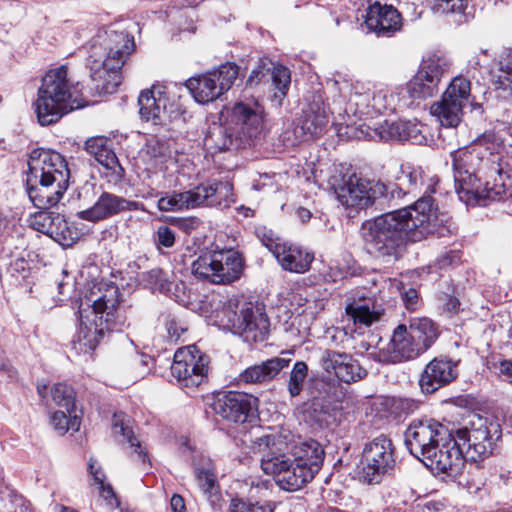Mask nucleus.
<instances>
[{
	"label": "nucleus",
	"instance_id": "1",
	"mask_svg": "<svg viewBox=\"0 0 512 512\" xmlns=\"http://www.w3.org/2000/svg\"><path fill=\"white\" fill-rule=\"evenodd\" d=\"M500 132L487 131L472 145L450 153L455 191L467 206H488L512 197V188L501 178Z\"/></svg>",
	"mask_w": 512,
	"mask_h": 512
},
{
	"label": "nucleus",
	"instance_id": "2",
	"mask_svg": "<svg viewBox=\"0 0 512 512\" xmlns=\"http://www.w3.org/2000/svg\"><path fill=\"white\" fill-rule=\"evenodd\" d=\"M436 227L433 201L419 198L413 205L365 220L360 227L364 250L374 260L393 265L400 261L410 242H419Z\"/></svg>",
	"mask_w": 512,
	"mask_h": 512
},
{
	"label": "nucleus",
	"instance_id": "3",
	"mask_svg": "<svg viewBox=\"0 0 512 512\" xmlns=\"http://www.w3.org/2000/svg\"><path fill=\"white\" fill-rule=\"evenodd\" d=\"M86 305L91 307L93 319L84 314V303H81L78 311L80 328L76 336L84 352L95 350L109 333L121 332L129 326L132 307L121 299L114 283L101 284L97 292L92 291Z\"/></svg>",
	"mask_w": 512,
	"mask_h": 512
},
{
	"label": "nucleus",
	"instance_id": "4",
	"mask_svg": "<svg viewBox=\"0 0 512 512\" xmlns=\"http://www.w3.org/2000/svg\"><path fill=\"white\" fill-rule=\"evenodd\" d=\"M134 49V37L112 27L92 38L86 64L95 92L113 93L117 89L121 82L118 72Z\"/></svg>",
	"mask_w": 512,
	"mask_h": 512
},
{
	"label": "nucleus",
	"instance_id": "5",
	"mask_svg": "<svg viewBox=\"0 0 512 512\" xmlns=\"http://www.w3.org/2000/svg\"><path fill=\"white\" fill-rule=\"evenodd\" d=\"M70 170L67 161L58 152L37 148L30 152L26 191L38 209L57 205L68 188Z\"/></svg>",
	"mask_w": 512,
	"mask_h": 512
},
{
	"label": "nucleus",
	"instance_id": "6",
	"mask_svg": "<svg viewBox=\"0 0 512 512\" xmlns=\"http://www.w3.org/2000/svg\"><path fill=\"white\" fill-rule=\"evenodd\" d=\"M453 429L432 418L411 421L404 432V444L416 459L432 472L448 473L444 458L450 453Z\"/></svg>",
	"mask_w": 512,
	"mask_h": 512
},
{
	"label": "nucleus",
	"instance_id": "7",
	"mask_svg": "<svg viewBox=\"0 0 512 512\" xmlns=\"http://www.w3.org/2000/svg\"><path fill=\"white\" fill-rule=\"evenodd\" d=\"M502 438L498 423L476 416L467 425L453 430L450 453L444 458V467L458 466L463 460L478 462L493 455Z\"/></svg>",
	"mask_w": 512,
	"mask_h": 512
},
{
	"label": "nucleus",
	"instance_id": "8",
	"mask_svg": "<svg viewBox=\"0 0 512 512\" xmlns=\"http://www.w3.org/2000/svg\"><path fill=\"white\" fill-rule=\"evenodd\" d=\"M78 85L68 79L67 67L62 65L49 70L42 78L37 98L33 103L34 112L41 126H49L80 107L77 102Z\"/></svg>",
	"mask_w": 512,
	"mask_h": 512
},
{
	"label": "nucleus",
	"instance_id": "9",
	"mask_svg": "<svg viewBox=\"0 0 512 512\" xmlns=\"http://www.w3.org/2000/svg\"><path fill=\"white\" fill-rule=\"evenodd\" d=\"M233 199V185L229 181L208 180L194 188L164 193L157 202L162 212L189 210L197 207L229 206Z\"/></svg>",
	"mask_w": 512,
	"mask_h": 512
},
{
	"label": "nucleus",
	"instance_id": "10",
	"mask_svg": "<svg viewBox=\"0 0 512 512\" xmlns=\"http://www.w3.org/2000/svg\"><path fill=\"white\" fill-rule=\"evenodd\" d=\"M328 184L338 201L346 208L366 209L376 207L383 210L387 206V184L380 180H369L356 174L335 173Z\"/></svg>",
	"mask_w": 512,
	"mask_h": 512
},
{
	"label": "nucleus",
	"instance_id": "11",
	"mask_svg": "<svg viewBox=\"0 0 512 512\" xmlns=\"http://www.w3.org/2000/svg\"><path fill=\"white\" fill-rule=\"evenodd\" d=\"M451 61L443 55L432 54L424 59L416 75L400 87L402 107L412 108L417 100L431 98L438 93L442 77L448 73Z\"/></svg>",
	"mask_w": 512,
	"mask_h": 512
},
{
	"label": "nucleus",
	"instance_id": "12",
	"mask_svg": "<svg viewBox=\"0 0 512 512\" xmlns=\"http://www.w3.org/2000/svg\"><path fill=\"white\" fill-rule=\"evenodd\" d=\"M244 262L241 255L233 250H215L201 254L192 263V273L213 284H229L238 280Z\"/></svg>",
	"mask_w": 512,
	"mask_h": 512
},
{
	"label": "nucleus",
	"instance_id": "13",
	"mask_svg": "<svg viewBox=\"0 0 512 512\" xmlns=\"http://www.w3.org/2000/svg\"><path fill=\"white\" fill-rule=\"evenodd\" d=\"M239 75V67L226 62L206 73L189 78L186 87L200 104L213 102L227 92Z\"/></svg>",
	"mask_w": 512,
	"mask_h": 512
},
{
	"label": "nucleus",
	"instance_id": "14",
	"mask_svg": "<svg viewBox=\"0 0 512 512\" xmlns=\"http://www.w3.org/2000/svg\"><path fill=\"white\" fill-rule=\"evenodd\" d=\"M209 356L195 345L179 348L171 365V375L182 389L199 387L207 381Z\"/></svg>",
	"mask_w": 512,
	"mask_h": 512
},
{
	"label": "nucleus",
	"instance_id": "15",
	"mask_svg": "<svg viewBox=\"0 0 512 512\" xmlns=\"http://www.w3.org/2000/svg\"><path fill=\"white\" fill-rule=\"evenodd\" d=\"M229 301L225 315L234 334L248 344L264 342L269 335L270 322L266 313L251 302H244L239 312L231 310Z\"/></svg>",
	"mask_w": 512,
	"mask_h": 512
},
{
	"label": "nucleus",
	"instance_id": "16",
	"mask_svg": "<svg viewBox=\"0 0 512 512\" xmlns=\"http://www.w3.org/2000/svg\"><path fill=\"white\" fill-rule=\"evenodd\" d=\"M257 397L239 391L217 393L210 407L215 415L236 424H253L258 420Z\"/></svg>",
	"mask_w": 512,
	"mask_h": 512
},
{
	"label": "nucleus",
	"instance_id": "17",
	"mask_svg": "<svg viewBox=\"0 0 512 512\" xmlns=\"http://www.w3.org/2000/svg\"><path fill=\"white\" fill-rule=\"evenodd\" d=\"M393 178L395 183L387 185V206H389L392 200L400 199L406 194L421 192L423 188V195L420 198L429 196L434 202L431 194L435 192V185L438 183V179L436 177L426 178L425 171L421 166L411 162H404L399 165ZM433 207L436 212L437 208L434 204ZM436 220L437 216L435 215Z\"/></svg>",
	"mask_w": 512,
	"mask_h": 512
},
{
	"label": "nucleus",
	"instance_id": "18",
	"mask_svg": "<svg viewBox=\"0 0 512 512\" xmlns=\"http://www.w3.org/2000/svg\"><path fill=\"white\" fill-rule=\"evenodd\" d=\"M265 110L255 97H243L226 109L225 121L246 138H257L263 129Z\"/></svg>",
	"mask_w": 512,
	"mask_h": 512
},
{
	"label": "nucleus",
	"instance_id": "19",
	"mask_svg": "<svg viewBox=\"0 0 512 512\" xmlns=\"http://www.w3.org/2000/svg\"><path fill=\"white\" fill-rule=\"evenodd\" d=\"M362 464L364 480L393 476L396 460L391 439L381 434L367 443L362 454Z\"/></svg>",
	"mask_w": 512,
	"mask_h": 512
},
{
	"label": "nucleus",
	"instance_id": "20",
	"mask_svg": "<svg viewBox=\"0 0 512 512\" xmlns=\"http://www.w3.org/2000/svg\"><path fill=\"white\" fill-rule=\"evenodd\" d=\"M307 106L293 129L298 141H307L320 137L326 132L328 112L326 110L324 93L314 90L306 96Z\"/></svg>",
	"mask_w": 512,
	"mask_h": 512
},
{
	"label": "nucleus",
	"instance_id": "21",
	"mask_svg": "<svg viewBox=\"0 0 512 512\" xmlns=\"http://www.w3.org/2000/svg\"><path fill=\"white\" fill-rule=\"evenodd\" d=\"M138 106L140 119L154 127L167 126L172 120L173 105H169L164 86L153 85L141 91Z\"/></svg>",
	"mask_w": 512,
	"mask_h": 512
},
{
	"label": "nucleus",
	"instance_id": "22",
	"mask_svg": "<svg viewBox=\"0 0 512 512\" xmlns=\"http://www.w3.org/2000/svg\"><path fill=\"white\" fill-rule=\"evenodd\" d=\"M131 211H145V206L142 202L128 200L114 193L102 191L94 204L77 212V216L81 220L97 223Z\"/></svg>",
	"mask_w": 512,
	"mask_h": 512
},
{
	"label": "nucleus",
	"instance_id": "23",
	"mask_svg": "<svg viewBox=\"0 0 512 512\" xmlns=\"http://www.w3.org/2000/svg\"><path fill=\"white\" fill-rule=\"evenodd\" d=\"M319 365L329 376L345 384L358 382L367 376L366 369L351 354L332 349L322 351Z\"/></svg>",
	"mask_w": 512,
	"mask_h": 512
},
{
	"label": "nucleus",
	"instance_id": "24",
	"mask_svg": "<svg viewBox=\"0 0 512 512\" xmlns=\"http://www.w3.org/2000/svg\"><path fill=\"white\" fill-rule=\"evenodd\" d=\"M271 65L272 68L264 63L258 64L251 71V74L247 79V85H258L270 77L275 90L270 101L272 106L280 108L290 88L291 73L284 65L273 63H271Z\"/></svg>",
	"mask_w": 512,
	"mask_h": 512
},
{
	"label": "nucleus",
	"instance_id": "25",
	"mask_svg": "<svg viewBox=\"0 0 512 512\" xmlns=\"http://www.w3.org/2000/svg\"><path fill=\"white\" fill-rule=\"evenodd\" d=\"M292 476L299 480H313L324 461L322 446L313 439L300 442L294 447Z\"/></svg>",
	"mask_w": 512,
	"mask_h": 512
},
{
	"label": "nucleus",
	"instance_id": "26",
	"mask_svg": "<svg viewBox=\"0 0 512 512\" xmlns=\"http://www.w3.org/2000/svg\"><path fill=\"white\" fill-rule=\"evenodd\" d=\"M456 378L457 363L446 357H436L423 369L419 386L422 393L429 395L447 386Z\"/></svg>",
	"mask_w": 512,
	"mask_h": 512
},
{
	"label": "nucleus",
	"instance_id": "27",
	"mask_svg": "<svg viewBox=\"0 0 512 512\" xmlns=\"http://www.w3.org/2000/svg\"><path fill=\"white\" fill-rule=\"evenodd\" d=\"M365 25L378 37H392L402 28V16L392 5L375 2L366 11Z\"/></svg>",
	"mask_w": 512,
	"mask_h": 512
},
{
	"label": "nucleus",
	"instance_id": "28",
	"mask_svg": "<svg viewBox=\"0 0 512 512\" xmlns=\"http://www.w3.org/2000/svg\"><path fill=\"white\" fill-rule=\"evenodd\" d=\"M426 127L412 120H385L376 129V133L384 141H408L421 145L426 142L424 130Z\"/></svg>",
	"mask_w": 512,
	"mask_h": 512
},
{
	"label": "nucleus",
	"instance_id": "29",
	"mask_svg": "<svg viewBox=\"0 0 512 512\" xmlns=\"http://www.w3.org/2000/svg\"><path fill=\"white\" fill-rule=\"evenodd\" d=\"M290 355H292V352L282 351L279 356L247 367L239 375L240 382L246 384H262L274 380L283 369L289 367L292 361Z\"/></svg>",
	"mask_w": 512,
	"mask_h": 512
},
{
	"label": "nucleus",
	"instance_id": "30",
	"mask_svg": "<svg viewBox=\"0 0 512 512\" xmlns=\"http://www.w3.org/2000/svg\"><path fill=\"white\" fill-rule=\"evenodd\" d=\"M333 87L340 92V97L347 96V103L345 108L340 107L334 110L339 115L348 114L352 116H359L371 114V92H361L357 90L351 82L334 81Z\"/></svg>",
	"mask_w": 512,
	"mask_h": 512
},
{
	"label": "nucleus",
	"instance_id": "31",
	"mask_svg": "<svg viewBox=\"0 0 512 512\" xmlns=\"http://www.w3.org/2000/svg\"><path fill=\"white\" fill-rule=\"evenodd\" d=\"M425 345L420 346L411 337L406 325H398L393 332L389 344V353L394 362H402L419 357L425 351Z\"/></svg>",
	"mask_w": 512,
	"mask_h": 512
},
{
	"label": "nucleus",
	"instance_id": "32",
	"mask_svg": "<svg viewBox=\"0 0 512 512\" xmlns=\"http://www.w3.org/2000/svg\"><path fill=\"white\" fill-rule=\"evenodd\" d=\"M443 96L464 108H469V113L473 119L478 120L482 118L484 113L483 105L475 102L474 98H472L471 82L467 78L463 76L454 77L443 93Z\"/></svg>",
	"mask_w": 512,
	"mask_h": 512
},
{
	"label": "nucleus",
	"instance_id": "33",
	"mask_svg": "<svg viewBox=\"0 0 512 512\" xmlns=\"http://www.w3.org/2000/svg\"><path fill=\"white\" fill-rule=\"evenodd\" d=\"M277 261L289 272L305 273L309 270L314 255L300 246L283 243L276 248Z\"/></svg>",
	"mask_w": 512,
	"mask_h": 512
},
{
	"label": "nucleus",
	"instance_id": "34",
	"mask_svg": "<svg viewBox=\"0 0 512 512\" xmlns=\"http://www.w3.org/2000/svg\"><path fill=\"white\" fill-rule=\"evenodd\" d=\"M85 148L87 152L95 157V160L104 168L111 171L115 181H120L124 177V169L114 151H112L103 139L92 138L86 141Z\"/></svg>",
	"mask_w": 512,
	"mask_h": 512
},
{
	"label": "nucleus",
	"instance_id": "35",
	"mask_svg": "<svg viewBox=\"0 0 512 512\" xmlns=\"http://www.w3.org/2000/svg\"><path fill=\"white\" fill-rule=\"evenodd\" d=\"M345 310L347 316L355 325H359V328L371 326L374 322L379 321L384 314V309L370 299L353 301L347 304Z\"/></svg>",
	"mask_w": 512,
	"mask_h": 512
},
{
	"label": "nucleus",
	"instance_id": "36",
	"mask_svg": "<svg viewBox=\"0 0 512 512\" xmlns=\"http://www.w3.org/2000/svg\"><path fill=\"white\" fill-rule=\"evenodd\" d=\"M179 450L183 455L188 453H195L192 458V466L194 475L197 480H217L218 471L214 461L203 453L194 451L190 440L187 437H181L179 443Z\"/></svg>",
	"mask_w": 512,
	"mask_h": 512
},
{
	"label": "nucleus",
	"instance_id": "37",
	"mask_svg": "<svg viewBox=\"0 0 512 512\" xmlns=\"http://www.w3.org/2000/svg\"><path fill=\"white\" fill-rule=\"evenodd\" d=\"M240 136L233 126L225 124H213L205 136L204 143L209 149H214L215 152H222L229 150L234 143L238 141Z\"/></svg>",
	"mask_w": 512,
	"mask_h": 512
},
{
	"label": "nucleus",
	"instance_id": "38",
	"mask_svg": "<svg viewBox=\"0 0 512 512\" xmlns=\"http://www.w3.org/2000/svg\"><path fill=\"white\" fill-rule=\"evenodd\" d=\"M112 430L115 435L122 437L123 442H127L129 444L140 461L143 463L147 461V452L144 450L140 441L135 436L132 422L129 416L124 413H115L113 415Z\"/></svg>",
	"mask_w": 512,
	"mask_h": 512
},
{
	"label": "nucleus",
	"instance_id": "39",
	"mask_svg": "<svg viewBox=\"0 0 512 512\" xmlns=\"http://www.w3.org/2000/svg\"><path fill=\"white\" fill-rule=\"evenodd\" d=\"M403 96L400 94V87L380 88L372 92L371 112L382 114L386 112H395L402 107Z\"/></svg>",
	"mask_w": 512,
	"mask_h": 512
},
{
	"label": "nucleus",
	"instance_id": "40",
	"mask_svg": "<svg viewBox=\"0 0 512 512\" xmlns=\"http://www.w3.org/2000/svg\"><path fill=\"white\" fill-rule=\"evenodd\" d=\"M464 107L456 104L452 100H448L442 95L439 102L431 106V114L437 118L441 126L446 128H455L462 121L464 115Z\"/></svg>",
	"mask_w": 512,
	"mask_h": 512
},
{
	"label": "nucleus",
	"instance_id": "41",
	"mask_svg": "<svg viewBox=\"0 0 512 512\" xmlns=\"http://www.w3.org/2000/svg\"><path fill=\"white\" fill-rule=\"evenodd\" d=\"M411 337L420 345H425L426 352L437 340L439 331L436 324L427 317H414L410 319L407 328Z\"/></svg>",
	"mask_w": 512,
	"mask_h": 512
},
{
	"label": "nucleus",
	"instance_id": "42",
	"mask_svg": "<svg viewBox=\"0 0 512 512\" xmlns=\"http://www.w3.org/2000/svg\"><path fill=\"white\" fill-rule=\"evenodd\" d=\"M293 462L284 454H275L271 451L262 456L261 468L267 475L279 476L284 474L280 480H291Z\"/></svg>",
	"mask_w": 512,
	"mask_h": 512
},
{
	"label": "nucleus",
	"instance_id": "43",
	"mask_svg": "<svg viewBox=\"0 0 512 512\" xmlns=\"http://www.w3.org/2000/svg\"><path fill=\"white\" fill-rule=\"evenodd\" d=\"M308 372L309 368L306 362L298 360L293 364L286 380L287 392L291 398H296L303 392Z\"/></svg>",
	"mask_w": 512,
	"mask_h": 512
},
{
	"label": "nucleus",
	"instance_id": "44",
	"mask_svg": "<svg viewBox=\"0 0 512 512\" xmlns=\"http://www.w3.org/2000/svg\"><path fill=\"white\" fill-rule=\"evenodd\" d=\"M48 236L63 247L72 246L78 239V233L71 227L63 215L58 214Z\"/></svg>",
	"mask_w": 512,
	"mask_h": 512
},
{
	"label": "nucleus",
	"instance_id": "45",
	"mask_svg": "<svg viewBox=\"0 0 512 512\" xmlns=\"http://www.w3.org/2000/svg\"><path fill=\"white\" fill-rule=\"evenodd\" d=\"M50 423L59 435H64L69 431H78L81 418L76 414L75 409L69 411H66V409L58 410L51 415Z\"/></svg>",
	"mask_w": 512,
	"mask_h": 512
},
{
	"label": "nucleus",
	"instance_id": "46",
	"mask_svg": "<svg viewBox=\"0 0 512 512\" xmlns=\"http://www.w3.org/2000/svg\"><path fill=\"white\" fill-rule=\"evenodd\" d=\"M499 74L494 81L498 90H503L512 95V49H505L499 59Z\"/></svg>",
	"mask_w": 512,
	"mask_h": 512
},
{
	"label": "nucleus",
	"instance_id": "47",
	"mask_svg": "<svg viewBox=\"0 0 512 512\" xmlns=\"http://www.w3.org/2000/svg\"><path fill=\"white\" fill-rule=\"evenodd\" d=\"M27 256L26 251L13 256L6 268L5 275L11 278V283L14 285L21 284L30 275V263Z\"/></svg>",
	"mask_w": 512,
	"mask_h": 512
},
{
	"label": "nucleus",
	"instance_id": "48",
	"mask_svg": "<svg viewBox=\"0 0 512 512\" xmlns=\"http://www.w3.org/2000/svg\"><path fill=\"white\" fill-rule=\"evenodd\" d=\"M385 285H389V293L391 295L399 294L406 309L414 311L418 305V292L416 289L409 287L406 289L405 284L398 279H383Z\"/></svg>",
	"mask_w": 512,
	"mask_h": 512
},
{
	"label": "nucleus",
	"instance_id": "49",
	"mask_svg": "<svg viewBox=\"0 0 512 512\" xmlns=\"http://www.w3.org/2000/svg\"><path fill=\"white\" fill-rule=\"evenodd\" d=\"M141 281L153 291L160 293H169L172 287V281L166 272L160 268H154L141 274Z\"/></svg>",
	"mask_w": 512,
	"mask_h": 512
},
{
	"label": "nucleus",
	"instance_id": "50",
	"mask_svg": "<svg viewBox=\"0 0 512 512\" xmlns=\"http://www.w3.org/2000/svg\"><path fill=\"white\" fill-rule=\"evenodd\" d=\"M52 401L59 407L66 409V411L75 409V391L74 389L65 384L57 383L51 390Z\"/></svg>",
	"mask_w": 512,
	"mask_h": 512
},
{
	"label": "nucleus",
	"instance_id": "51",
	"mask_svg": "<svg viewBox=\"0 0 512 512\" xmlns=\"http://www.w3.org/2000/svg\"><path fill=\"white\" fill-rule=\"evenodd\" d=\"M152 240L157 251L163 253V249H170L175 245L176 233L168 225H160L154 231Z\"/></svg>",
	"mask_w": 512,
	"mask_h": 512
},
{
	"label": "nucleus",
	"instance_id": "52",
	"mask_svg": "<svg viewBox=\"0 0 512 512\" xmlns=\"http://www.w3.org/2000/svg\"><path fill=\"white\" fill-rule=\"evenodd\" d=\"M58 214L59 213L49 211V209H40L39 212H36L30 218V226L34 230L48 235L51 228H53V223Z\"/></svg>",
	"mask_w": 512,
	"mask_h": 512
},
{
	"label": "nucleus",
	"instance_id": "53",
	"mask_svg": "<svg viewBox=\"0 0 512 512\" xmlns=\"http://www.w3.org/2000/svg\"><path fill=\"white\" fill-rule=\"evenodd\" d=\"M431 9L437 14H449L464 12L467 0H430Z\"/></svg>",
	"mask_w": 512,
	"mask_h": 512
},
{
	"label": "nucleus",
	"instance_id": "54",
	"mask_svg": "<svg viewBox=\"0 0 512 512\" xmlns=\"http://www.w3.org/2000/svg\"><path fill=\"white\" fill-rule=\"evenodd\" d=\"M347 96L340 97V92L338 91V95L333 97L332 103H328L326 105V110L328 112V116L331 114L334 116V123L339 125H346L349 126L353 123V121H350V118L352 115L348 114H342L339 115L337 112H334L335 108L339 109L340 107L345 108L347 103Z\"/></svg>",
	"mask_w": 512,
	"mask_h": 512
},
{
	"label": "nucleus",
	"instance_id": "55",
	"mask_svg": "<svg viewBox=\"0 0 512 512\" xmlns=\"http://www.w3.org/2000/svg\"><path fill=\"white\" fill-rule=\"evenodd\" d=\"M229 512H273L270 506L258 503H247L242 500H232Z\"/></svg>",
	"mask_w": 512,
	"mask_h": 512
},
{
	"label": "nucleus",
	"instance_id": "56",
	"mask_svg": "<svg viewBox=\"0 0 512 512\" xmlns=\"http://www.w3.org/2000/svg\"><path fill=\"white\" fill-rule=\"evenodd\" d=\"M390 403L391 408L397 411L399 416L411 414L419 407V402L410 398H393Z\"/></svg>",
	"mask_w": 512,
	"mask_h": 512
},
{
	"label": "nucleus",
	"instance_id": "57",
	"mask_svg": "<svg viewBox=\"0 0 512 512\" xmlns=\"http://www.w3.org/2000/svg\"><path fill=\"white\" fill-rule=\"evenodd\" d=\"M165 326L168 333V338L171 342H177L181 335L187 330L183 327L176 318L167 316L165 319Z\"/></svg>",
	"mask_w": 512,
	"mask_h": 512
},
{
	"label": "nucleus",
	"instance_id": "58",
	"mask_svg": "<svg viewBox=\"0 0 512 512\" xmlns=\"http://www.w3.org/2000/svg\"><path fill=\"white\" fill-rule=\"evenodd\" d=\"M256 233L262 244L265 245L275 256L276 248L279 245H283V243L278 242V239L275 237L274 233L271 230H267L266 228L258 229Z\"/></svg>",
	"mask_w": 512,
	"mask_h": 512
},
{
	"label": "nucleus",
	"instance_id": "59",
	"mask_svg": "<svg viewBox=\"0 0 512 512\" xmlns=\"http://www.w3.org/2000/svg\"><path fill=\"white\" fill-rule=\"evenodd\" d=\"M99 490L101 497L107 502L111 507H120V500L114 491L113 487L107 482H98Z\"/></svg>",
	"mask_w": 512,
	"mask_h": 512
},
{
	"label": "nucleus",
	"instance_id": "60",
	"mask_svg": "<svg viewBox=\"0 0 512 512\" xmlns=\"http://www.w3.org/2000/svg\"><path fill=\"white\" fill-rule=\"evenodd\" d=\"M423 512H457V509L447 500H440L425 503L423 506Z\"/></svg>",
	"mask_w": 512,
	"mask_h": 512
},
{
	"label": "nucleus",
	"instance_id": "61",
	"mask_svg": "<svg viewBox=\"0 0 512 512\" xmlns=\"http://www.w3.org/2000/svg\"><path fill=\"white\" fill-rule=\"evenodd\" d=\"M459 262L460 256L456 251L446 252L437 259V265L440 269L456 266Z\"/></svg>",
	"mask_w": 512,
	"mask_h": 512
},
{
	"label": "nucleus",
	"instance_id": "62",
	"mask_svg": "<svg viewBox=\"0 0 512 512\" xmlns=\"http://www.w3.org/2000/svg\"><path fill=\"white\" fill-rule=\"evenodd\" d=\"M165 294L179 304L184 305L188 302V298L185 293V285L183 283L172 282L171 291Z\"/></svg>",
	"mask_w": 512,
	"mask_h": 512
},
{
	"label": "nucleus",
	"instance_id": "63",
	"mask_svg": "<svg viewBox=\"0 0 512 512\" xmlns=\"http://www.w3.org/2000/svg\"><path fill=\"white\" fill-rule=\"evenodd\" d=\"M164 145L157 139L148 140L142 152L147 154L150 158H158L164 154Z\"/></svg>",
	"mask_w": 512,
	"mask_h": 512
},
{
	"label": "nucleus",
	"instance_id": "64",
	"mask_svg": "<svg viewBox=\"0 0 512 512\" xmlns=\"http://www.w3.org/2000/svg\"><path fill=\"white\" fill-rule=\"evenodd\" d=\"M173 223L186 233H190L199 226V219L196 217H182L173 219Z\"/></svg>",
	"mask_w": 512,
	"mask_h": 512
}]
</instances>
